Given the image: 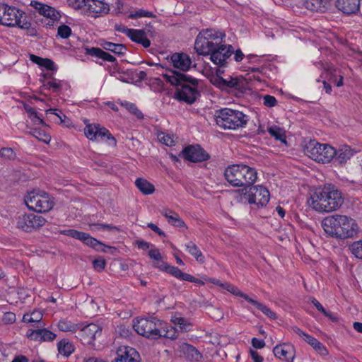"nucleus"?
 Returning <instances> with one entry per match:
<instances>
[{"instance_id":"nucleus-21","label":"nucleus","mask_w":362,"mask_h":362,"mask_svg":"<svg viewBox=\"0 0 362 362\" xmlns=\"http://www.w3.org/2000/svg\"><path fill=\"white\" fill-rule=\"evenodd\" d=\"M138 352L133 348L125 346L119 348L117 356L112 362H140Z\"/></svg>"},{"instance_id":"nucleus-52","label":"nucleus","mask_w":362,"mask_h":362,"mask_svg":"<svg viewBox=\"0 0 362 362\" xmlns=\"http://www.w3.org/2000/svg\"><path fill=\"white\" fill-rule=\"evenodd\" d=\"M66 4L68 6L75 10H79L86 6L85 0H67Z\"/></svg>"},{"instance_id":"nucleus-60","label":"nucleus","mask_w":362,"mask_h":362,"mask_svg":"<svg viewBox=\"0 0 362 362\" xmlns=\"http://www.w3.org/2000/svg\"><path fill=\"white\" fill-rule=\"evenodd\" d=\"M44 86L47 87L48 89L52 88L54 92H58L60 90L61 84L60 82H57L55 78H54L52 81H48L47 83L44 84Z\"/></svg>"},{"instance_id":"nucleus-48","label":"nucleus","mask_w":362,"mask_h":362,"mask_svg":"<svg viewBox=\"0 0 362 362\" xmlns=\"http://www.w3.org/2000/svg\"><path fill=\"white\" fill-rule=\"evenodd\" d=\"M71 33V28L64 24L59 25L57 30V35L63 39H67Z\"/></svg>"},{"instance_id":"nucleus-59","label":"nucleus","mask_w":362,"mask_h":362,"mask_svg":"<svg viewBox=\"0 0 362 362\" xmlns=\"http://www.w3.org/2000/svg\"><path fill=\"white\" fill-rule=\"evenodd\" d=\"M16 315L12 312H6L4 313L2 320L5 324H12L16 321Z\"/></svg>"},{"instance_id":"nucleus-57","label":"nucleus","mask_w":362,"mask_h":362,"mask_svg":"<svg viewBox=\"0 0 362 362\" xmlns=\"http://www.w3.org/2000/svg\"><path fill=\"white\" fill-rule=\"evenodd\" d=\"M158 139L161 143H163V144H165L168 146H170L173 145V144H174V141L173 140L171 136L168 134H159Z\"/></svg>"},{"instance_id":"nucleus-15","label":"nucleus","mask_w":362,"mask_h":362,"mask_svg":"<svg viewBox=\"0 0 362 362\" xmlns=\"http://www.w3.org/2000/svg\"><path fill=\"white\" fill-rule=\"evenodd\" d=\"M60 233L70 238L78 240L85 245L93 247L98 251H105V245L97 239L91 237L88 233L76 230L75 229H67L60 231Z\"/></svg>"},{"instance_id":"nucleus-47","label":"nucleus","mask_w":362,"mask_h":362,"mask_svg":"<svg viewBox=\"0 0 362 362\" xmlns=\"http://www.w3.org/2000/svg\"><path fill=\"white\" fill-rule=\"evenodd\" d=\"M41 319V313L35 311L33 312L31 315L26 313L23 317V321L24 322H40Z\"/></svg>"},{"instance_id":"nucleus-5","label":"nucleus","mask_w":362,"mask_h":362,"mask_svg":"<svg viewBox=\"0 0 362 362\" xmlns=\"http://www.w3.org/2000/svg\"><path fill=\"white\" fill-rule=\"evenodd\" d=\"M226 34L221 30L212 28L203 29L195 40L194 49L199 55H209L211 49H215L223 43Z\"/></svg>"},{"instance_id":"nucleus-40","label":"nucleus","mask_w":362,"mask_h":362,"mask_svg":"<svg viewBox=\"0 0 362 362\" xmlns=\"http://www.w3.org/2000/svg\"><path fill=\"white\" fill-rule=\"evenodd\" d=\"M254 306H255L258 310H261L264 315H266L269 318L275 320L276 318V315L274 313L270 308H269L265 305L252 299L250 303Z\"/></svg>"},{"instance_id":"nucleus-56","label":"nucleus","mask_w":362,"mask_h":362,"mask_svg":"<svg viewBox=\"0 0 362 362\" xmlns=\"http://www.w3.org/2000/svg\"><path fill=\"white\" fill-rule=\"evenodd\" d=\"M263 100L264 105L269 107L275 106L277 102L276 98L270 95H265L263 98Z\"/></svg>"},{"instance_id":"nucleus-12","label":"nucleus","mask_w":362,"mask_h":362,"mask_svg":"<svg viewBox=\"0 0 362 362\" xmlns=\"http://www.w3.org/2000/svg\"><path fill=\"white\" fill-rule=\"evenodd\" d=\"M86 136L90 141H95L100 139L102 141H107L110 146H115L117 141L115 138L105 127L99 124H88L84 128Z\"/></svg>"},{"instance_id":"nucleus-4","label":"nucleus","mask_w":362,"mask_h":362,"mask_svg":"<svg viewBox=\"0 0 362 362\" xmlns=\"http://www.w3.org/2000/svg\"><path fill=\"white\" fill-rule=\"evenodd\" d=\"M224 176L231 186L247 189L256 182L257 173L254 168L249 165L234 164L225 169Z\"/></svg>"},{"instance_id":"nucleus-38","label":"nucleus","mask_w":362,"mask_h":362,"mask_svg":"<svg viewBox=\"0 0 362 362\" xmlns=\"http://www.w3.org/2000/svg\"><path fill=\"white\" fill-rule=\"evenodd\" d=\"M267 131L269 134L274 137L276 140L284 143L286 142L285 131L282 128L274 125L269 127Z\"/></svg>"},{"instance_id":"nucleus-58","label":"nucleus","mask_w":362,"mask_h":362,"mask_svg":"<svg viewBox=\"0 0 362 362\" xmlns=\"http://www.w3.org/2000/svg\"><path fill=\"white\" fill-rule=\"evenodd\" d=\"M40 66L45 67L46 69L49 71L56 70L54 62L48 58H43V61Z\"/></svg>"},{"instance_id":"nucleus-13","label":"nucleus","mask_w":362,"mask_h":362,"mask_svg":"<svg viewBox=\"0 0 362 362\" xmlns=\"http://www.w3.org/2000/svg\"><path fill=\"white\" fill-rule=\"evenodd\" d=\"M46 223L41 215L34 214H23L17 218V228L28 233L39 229Z\"/></svg>"},{"instance_id":"nucleus-46","label":"nucleus","mask_w":362,"mask_h":362,"mask_svg":"<svg viewBox=\"0 0 362 362\" xmlns=\"http://www.w3.org/2000/svg\"><path fill=\"white\" fill-rule=\"evenodd\" d=\"M30 134L37 138L38 140L43 141L45 144H48L50 140V136L45 133V132L35 129Z\"/></svg>"},{"instance_id":"nucleus-54","label":"nucleus","mask_w":362,"mask_h":362,"mask_svg":"<svg viewBox=\"0 0 362 362\" xmlns=\"http://www.w3.org/2000/svg\"><path fill=\"white\" fill-rule=\"evenodd\" d=\"M106 262L103 257H99L93 261V266L98 272L103 270L105 267Z\"/></svg>"},{"instance_id":"nucleus-53","label":"nucleus","mask_w":362,"mask_h":362,"mask_svg":"<svg viewBox=\"0 0 362 362\" xmlns=\"http://www.w3.org/2000/svg\"><path fill=\"white\" fill-rule=\"evenodd\" d=\"M0 156L7 160H13L16 158V153L11 148H2L0 150Z\"/></svg>"},{"instance_id":"nucleus-23","label":"nucleus","mask_w":362,"mask_h":362,"mask_svg":"<svg viewBox=\"0 0 362 362\" xmlns=\"http://www.w3.org/2000/svg\"><path fill=\"white\" fill-rule=\"evenodd\" d=\"M355 153L356 151L349 146H340L338 149H335V154L332 160L339 165L345 164Z\"/></svg>"},{"instance_id":"nucleus-41","label":"nucleus","mask_w":362,"mask_h":362,"mask_svg":"<svg viewBox=\"0 0 362 362\" xmlns=\"http://www.w3.org/2000/svg\"><path fill=\"white\" fill-rule=\"evenodd\" d=\"M224 288L228 291L229 292L232 293L233 294L243 298L245 300H247L248 303H250L252 298H250L248 295L243 293L241 291H240L236 286L227 284Z\"/></svg>"},{"instance_id":"nucleus-14","label":"nucleus","mask_w":362,"mask_h":362,"mask_svg":"<svg viewBox=\"0 0 362 362\" xmlns=\"http://www.w3.org/2000/svg\"><path fill=\"white\" fill-rule=\"evenodd\" d=\"M234 52V48L230 45L222 43L209 52L211 61L218 66H226L230 56Z\"/></svg>"},{"instance_id":"nucleus-30","label":"nucleus","mask_w":362,"mask_h":362,"mask_svg":"<svg viewBox=\"0 0 362 362\" xmlns=\"http://www.w3.org/2000/svg\"><path fill=\"white\" fill-rule=\"evenodd\" d=\"M187 251L193 256L199 263H204L205 261L204 256L197 245L192 241H189L185 244Z\"/></svg>"},{"instance_id":"nucleus-2","label":"nucleus","mask_w":362,"mask_h":362,"mask_svg":"<svg viewBox=\"0 0 362 362\" xmlns=\"http://www.w3.org/2000/svg\"><path fill=\"white\" fill-rule=\"evenodd\" d=\"M312 208L318 212L337 210L344 203L341 192L332 184L317 187L310 197Z\"/></svg>"},{"instance_id":"nucleus-35","label":"nucleus","mask_w":362,"mask_h":362,"mask_svg":"<svg viewBox=\"0 0 362 362\" xmlns=\"http://www.w3.org/2000/svg\"><path fill=\"white\" fill-rule=\"evenodd\" d=\"M305 341L312 346V347L320 355L326 356L328 354V351L326 347L320 341L313 337L310 336Z\"/></svg>"},{"instance_id":"nucleus-50","label":"nucleus","mask_w":362,"mask_h":362,"mask_svg":"<svg viewBox=\"0 0 362 362\" xmlns=\"http://www.w3.org/2000/svg\"><path fill=\"white\" fill-rule=\"evenodd\" d=\"M41 329H28L26 333V337L30 340L41 341Z\"/></svg>"},{"instance_id":"nucleus-43","label":"nucleus","mask_w":362,"mask_h":362,"mask_svg":"<svg viewBox=\"0 0 362 362\" xmlns=\"http://www.w3.org/2000/svg\"><path fill=\"white\" fill-rule=\"evenodd\" d=\"M349 250L356 258L362 259V240L353 243L349 245Z\"/></svg>"},{"instance_id":"nucleus-39","label":"nucleus","mask_w":362,"mask_h":362,"mask_svg":"<svg viewBox=\"0 0 362 362\" xmlns=\"http://www.w3.org/2000/svg\"><path fill=\"white\" fill-rule=\"evenodd\" d=\"M23 20H21L19 25L17 26L21 29H23L26 31V34L28 36L35 37L37 35V31L35 27L32 26V24L30 21L26 20V16L23 18Z\"/></svg>"},{"instance_id":"nucleus-10","label":"nucleus","mask_w":362,"mask_h":362,"mask_svg":"<svg viewBox=\"0 0 362 362\" xmlns=\"http://www.w3.org/2000/svg\"><path fill=\"white\" fill-rule=\"evenodd\" d=\"M161 320L156 317L139 318L134 322V329L143 337L149 339H158Z\"/></svg>"},{"instance_id":"nucleus-63","label":"nucleus","mask_w":362,"mask_h":362,"mask_svg":"<svg viewBox=\"0 0 362 362\" xmlns=\"http://www.w3.org/2000/svg\"><path fill=\"white\" fill-rule=\"evenodd\" d=\"M91 226H95L97 229H103V230H111L113 229L119 230V228L116 226L109 225V224H104V223H93Z\"/></svg>"},{"instance_id":"nucleus-42","label":"nucleus","mask_w":362,"mask_h":362,"mask_svg":"<svg viewBox=\"0 0 362 362\" xmlns=\"http://www.w3.org/2000/svg\"><path fill=\"white\" fill-rule=\"evenodd\" d=\"M311 303L315 305L318 311L324 314L326 317H329L332 321L334 322L337 320V317H334L330 312L327 311L317 299L312 298Z\"/></svg>"},{"instance_id":"nucleus-1","label":"nucleus","mask_w":362,"mask_h":362,"mask_svg":"<svg viewBox=\"0 0 362 362\" xmlns=\"http://www.w3.org/2000/svg\"><path fill=\"white\" fill-rule=\"evenodd\" d=\"M163 76L172 86H180L175 92L174 98L177 100L192 104L200 96L197 78L174 70H169Z\"/></svg>"},{"instance_id":"nucleus-17","label":"nucleus","mask_w":362,"mask_h":362,"mask_svg":"<svg viewBox=\"0 0 362 362\" xmlns=\"http://www.w3.org/2000/svg\"><path fill=\"white\" fill-rule=\"evenodd\" d=\"M180 156L193 163H200L210 158L209 154L199 145L185 147L180 153Z\"/></svg>"},{"instance_id":"nucleus-64","label":"nucleus","mask_w":362,"mask_h":362,"mask_svg":"<svg viewBox=\"0 0 362 362\" xmlns=\"http://www.w3.org/2000/svg\"><path fill=\"white\" fill-rule=\"evenodd\" d=\"M250 354L254 362H263V357L261 356L257 351L250 349Z\"/></svg>"},{"instance_id":"nucleus-11","label":"nucleus","mask_w":362,"mask_h":362,"mask_svg":"<svg viewBox=\"0 0 362 362\" xmlns=\"http://www.w3.org/2000/svg\"><path fill=\"white\" fill-rule=\"evenodd\" d=\"M25 15V12L15 6L0 4L1 25L7 27L18 26Z\"/></svg>"},{"instance_id":"nucleus-24","label":"nucleus","mask_w":362,"mask_h":362,"mask_svg":"<svg viewBox=\"0 0 362 362\" xmlns=\"http://www.w3.org/2000/svg\"><path fill=\"white\" fill-rule=\"evenodd\" d=\"M335 5L344 14L351 15L359 10L360 0H337Z\"/></svg>"},{"instance_id":"nucleus-51","label":"nucleus","mask_w":362,"mask_h":362,"mask_svg":"<svg viewBox=\"0 0 362 362\" xmlns=\"http://www.w3.org/2000/svg\"><path fill=\"white\" fill-rule=\"evenodd\" d=\"M41 341H52L56 338V334L47 329H41Z\"/></svg>"},{"instance_id":"nucleus-20","label":"nucleus","mask_w":362,"mask_h":362,"mask_svg":"<svg viewBox=\"0 0 362 362\" xmlns=\"http://www.w3.org/2000/svg\"><path fill=\"white\" fill-rule=\"evenodd\" d=\"M30 6L37 10L40 15L52 21H57L61 18V13L59 11L45 4L32 1Z\"/></svg>"},{"instance_id":"nucleus-22","label":"nucleus","mask_w":362,"mask_h":362,"mask_svg":"<svg viewBox=\"0 0 362 362\" xmlns=\"http://www.w3.org/2000/svg\"><path fill=\"white\" fill-rule=\"evenodd\" d=\"M170 62L174 68L182 71H188L192 65V60L189 55L185 53H174L170 56Z\"/></svg>"},{"instance_id":"nucleus-7","label":"nucleus","mask_w":362,"mask_h":362,"mask_svg":"<svg viewBox=\"0 0 362 362\" xmlns=\"http://www.w3.org/2000/svg\"><path fill=\"white\" fill-rule=\"evenodd\" d=\"M304 152L315 161L327 163L333 160L335 148L329 144H320L313 139L305 145Z\"/></svg>"},{"instance_id":"nucleus-34","label":"nucleus","mask_w":362,"mask_h":362,"mask_svg":"<svg viewBox=\"0 0 362 362\" xmlns=\"http://www.w3.org/2000/svg\"><path fill=\"white\" fill-rule=\"evenodd\" d=\"M173 324L178 327L181 332H188L191 330L192 324L190 321L181 316H174L172 318Z\"/></svg>"},{"instance_id":"nucleus-3","label":"nucleus","mask_w":362,"mask_h":362,"mask_svg":"<svg viewBox=\"0 0 362 362\" xmlns=\"http://www.w3.org/2000/svg\"><path fill=\"white\" fill-rule=\"evenodd\" d=\"M322 226L327 234L339 239L352 238L358 230L353 218L338 214L324 218Z\"/></svg>"},{"instance_id":"nucleus-55","label":"nucleus","mask_w":362,"mask_h":362,"mask_svg":"<svg viewBox=\"0 0 362 362\" xmlns=\"http://www.w3.org/2000/svg\"><path fill=\"white\" fill-rule=\"evenodd\" d=\"M187 353L188 355H190L192 356V359L194 361H198L202 356L199 351L194 346L190 345L187 346Z\"/></svg>"},{"instance_id":"nucleus-8","label":"nucleus","mask_w":362,"mask_h":362,"mask_svg":"<svg viewBox=\"0 0 362 362\" xmlns=\"http://www.w3.org/2000/svg\"><path fill=\"white\" fill-rule=\"evenodd\" d=\"M28 208L38 213H45L51 210L54 202L49 194L42 191H33L25 197Z\"/></svg>"},{"instance_id":"nucleus-61","label":"nucleus","mask_w":362,"mask_h":362,"mask_svg":"<svg viewBox=\"0 0 362 362\" xmlns=\"http://www.w3.org/2000/svg\"><path fill=\"white\" fill-rule=\"evenodd\" d=\"M148 256L151 259L157 261V264L162 259V255L158 249H151L148 251Z\"/></svg>"},{"instance_id":"nucleus-31","label":"nucleus","mask_w":362,"mask_h":362,"mask_svg":"<svg viewBox=\"0 0 362 362\" xmlns=\"http://www.w3.org/2000/svg\"><path fill=\"white\" fill-rule=\"evenodd\" d=\"M160 337L168 338V339H176L177 335L176 334V330L173 327H168L166 323L161 322V325L159 328L158 339Z\"/></svg>"},{"instance_id":"nucleus-29","label":"nucleus","mask_w":362,"mask_h":362,"mask_svg":"<svg viewBox=\"0 0 362 362\" xmlns=\"http://www.w3.org/2000/svg\"><path fill=\"white\" fill-rule=\"evenodd\" d=\"M160 213L163 216H165L167 218L169 224L179 228L185 227V222L181 219L180 216L175 211H173L168 209H163L160 211Z\"/></svg>"},{"instance_id":"nucleus-36","label":"nucleus","mask_w":362,"mask_h":362,"mask_svg":"<svg viewBox=\"0 0 362 362\" xmlns=\"http://www.w3.org/2000/svg\"><path fill=\"white\" fill-rule=\"evenodd\" d=\"M24 109L28 114V117L35 124H42L46 126L45 122L43 119L39 117L36 110L28 104L24 105Z\"/></svg>"},{"instance_id":"nucleus-26","label":"nucleus","mask_w":362,"mask_h":362,"mask_svg":"<svg viewBox=\"0 0 362 362\" xmlns=\"http://www.w3.org/2000/svg\"><path fill=\"white\" fill-rule=\"evenodd\" d=\"M86 6L90 12L101 16L107 14L110 11L108 4L103 0H88Z\"/></svg>"},{"instance_id":"nucleus-25","label":"nucleus","mask_w":362,"mask_h":362,"mask_svg":"<svg viewBox=\"0 0 362 362\" xmlns=\"http://www.w3.org/2000/svg\"><path fill=\"white\" fill-rule=\"evenodd\" d=\"M127 37H129L132 41L141 44L144 47L148 48L151 45V41L147 37L146 33L142 29H132L127 30Z\"/></svg>"},{"instance_id":"nucleus-28","label":"nucleus","mask_w":362,"mask_h":362,"mask_svg":"<svg viewBox=\"0 0 362 362\" xmlns=\"http://www.w3.org/2000/svg\"><path fill=\"white\" fill-rule=\"evenodd\" d=\"M100 45L104 49L112 52L118 56L124 55L127 50L123 44L113 43L104 40L100 42Z\"/></svg>"},{"instance_id":"nucleus-44","label":"nucleus","mask_w":362,"mask_h":362,"mask_svg":"<svg viewBox=\"0 0 362 362\" xmlns=\"http://www.w3.org/2000/svg\"><path fill=\"white\" fill-rule=\"evenodd\" d=\"M76 325L70 321L61 320L58 322V328L62 332H71L76 329Z\"/></svg>"},{"instance_id":"nucleus-18","label":"nucleus","mask_w":362,"mask_h":362,"mask_svg":"<svg viewBox=\"0 0 362 362\" xmlns=\"http://www.w3.org/2000/svg\"><path fill=\"white\" fill-rule=\"evenodd\" d=\"M273 353L277 358L284 362H293L296 349L292 344L284 343L275 346L273 349Z\"/></svg>"},{"instance_id":"nucleus-37","label":"nucleus","mask_w":362,"mask_h":362,"mask_svg":"<svg viewBox=\"0 0 362 362\" xmlns=\"http://www.w3.org/2000/svg\"><path fill=\"white\" fill-rule=\"evenodd\" d=\"M82 332L91 339H94L98 334H100L101 328L99 325L91 323L86 326Z\"/></svg>"},{"instance_id":"nucleus-32","label":"nucleus","mask_w":362,"mask_h":362,"mask_svg":"<svg viewBox=\"0 0 362 362\" xmlns=\"http://www.w3.org/2000/svg\"><path fill=\"white\" fill-rule=\"evenodd\" d=\"M135 185L144 194H151L155 191L153 185L144 178H137L135 181Z\"/></svg>"},{"instance_id":"nucleus-9","label":"nucleus","mask_w":362,"mask_h":362,"mask_svg":"<svg viewBox=\"0 0 362 362\" xmlns=\"http://www.w3.org/2000/svg\"><path fill=\"white\" fill-rule=\"evenodd\" d=\"M238 192L249 204H256L258 207L266 206L270 199L269 190L262 185L253 184L247 189H238Z\"/></svg>"},{"instance_id":"nucleus-49","label":"nucleus","mask_w":362,"mask_h":362,"mask_svg":"<svg viewBox=\"0 0 362 362\" xmlns=\"http://www.w3.org/2000/svg\"><path fill=\"white\" fill-rule=\"evenodd\" d=\"M154 16H155L153 15V13L152 12L147 11H145L143 9H140L134 13H131L129 16V18H132V19H136V18H142V17L152 18Z\"/></svg>"},{"instance_id":"nucleus-19","label":"nucleus","mask_w":362,"mask_h":362,"mask_svg":"<svg viewBox=\"0 0 362 362\" xmlns=\"http://www.w3.org/2000/svg\"><path fill=\"white\" fill-rule=\"evenodd\" d=\"M220 81L224 87L234 89L236 91V95L239 97L247 90V83L243 77L229 76L228 78H220Z\"/></svg>"},{"instance_id":"nucleus-16","label":"nucleus","mask_w":362,"mask_h":362,"mask_svg":"<svg viewBox=\"0 0 362 362\" xmlns=\"http://www.w3.org/2000/svg\"><path fill=\"white\" fill-rule=\"evenodd\" d=\"M154 267L178 279L192 282L199 286H203L205 284L204 281L195 278L189 274L184 273L179 268L175 266H170L167 262H160L158 264H155Z\"/></svg>"},{"instance_id":"nucleus-27","label":"nucleus","mask_w":362,"mask_h":362,"mask_svg":"<svg viewBox=\"0 0 362 362\" xmlns=\"http://www.w3.org/2000/svg\"><path fill=\"white\" fill-rule=\"evenodd\" d=\"M84 50H85L86 55L95 57L98 59H101L104 61H107V62H117V59L114 56L111 55L108 52H105L101 48L86 47L84 48Z\"/></svg>"},{"instance_id":"nucleus-45","label":"nucleus","mask_w":362,"mask_h":362,"mask_svg":"<svg viewBox=\"0 0 362 362\" xmlns=\"http://www.w3.org/2000/svg\"><path fill=\"white\" fill-rule=\"evenodd\" d=\"M123 106L125 107L127 110H128L131 113L135 115L139 119H143L144 115L143 113L137 108L135 104L132 103L125 102L122 103Z\"/></svg>"},{"instance_id":"nucleus-33","label":"nucleus","mask_w":362,"mask_h":362,"mask_svg":"<svg viewBox=\"0 0 362 362\" xmlns=\"http://www.w3.org/2000/svg\"><path fill=\"white\" fill-rule=\"evenodd\" d=\"M57 349L59 353L65 357H69L75 350L74 345L65 339L58 343Z\"/></svg>"},{"instance_id":"nucleus-62","label":"nucleus","mask_w":362,"mask_h":362,"mask_svg":"<svg viewBox=\"0 0 362 362\" xmlns=\"http://www.w3.org/2000/svg\"><path fill=\"white\" fill-rule=\"evenodd\" d=\"M252 345L255 349H262L265 346L266 344L264 340L257 338H252L251 341Z\"/></svg>"},{"instance_id":"nucleus-6","label":"nucleus","mask_w":362,"mask_h":362,"mask_svg":"<svg viewBox=\"0 0 362 362\" xmlns=\"http://www.w3.org/2000/svg\"><path fill=\"white\" fill-rule=\"evenodd\" d=\"M216 122L224 129H238L246 126L249 117L243 112L223 108L216 112Z\"/></svg>"}]
</instances>
